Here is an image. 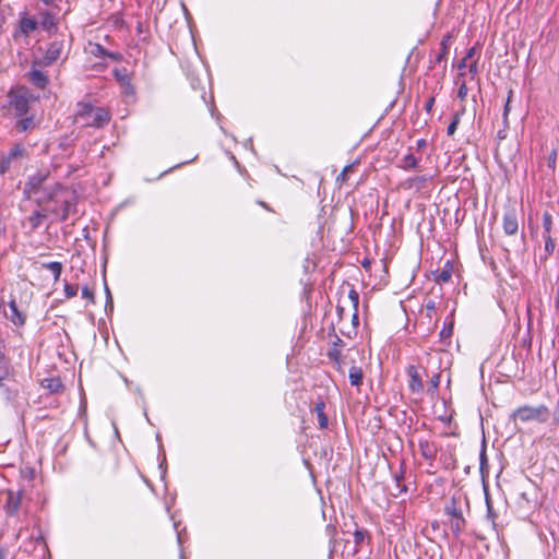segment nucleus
<instances>
[{"label":"nucleus","mask_w":559,"mask_h":559,"mask_svg":"<svg viewBox=\"0 0 559 559\" xmlns=\"http://www.w3.org/2000/svg\"><path fill=\"white\" fill-rule=\"evenodd\" d=\"M60 384L59 383H56L55 385L53 384H50L49 388L51 390H56Z\"/></svg>","instance_id":"obj_53"},{"label":"nucleus","mask_w":559,"mask_h":559,"mask_svg":"<svg viewBox=\"0 0 559 559\" xmlns=\"http://www.w3.org/2000/svg\"><path fill=\"white\" fill-rule=\"evenodd\" d=\"M512 95H513V91L510 90L509 93H508V98H507V103H506L504 111H503V118H504L506 122L508 120V115H509V111H510V103H511Z\"/></svg>","instance_id":"obj_39"},{"label":"nucleus","mask_w":559,"mask_h":559,"mask_svg":"<svg viewBox=\"0 0 559 559\" xmlns=\"http://www.w3.org/2000/svg\"><path fill=\"white\" fill-rule=\"evenodd\" d=\"M64 40H52L43 59L35 61L34 64H38L39 67H47L56 62L59 58H61L64 50Z\"/></svg>","instance_id":"obj_4"},{"label":"nucleus","mask_w":559,"mask_h":559,"mask_svg":"<svg viewBox=\"0 0 559 559\" xmlns=\"http://www.w3.org/2000/svg\"><path fill=\"white\" fill-rule=\"evenodd\" d=\"M467 92H468V88L466 86V83L462 82L459 87V91H457V96L463 100L467 96Z\"/></svg>","instance_id":"obj_42"},{"label":"nucleus","mask_w":559,"mask_h":559,"mask_svg":"<svg viewBox=\"0 0 559 559\" xmlns=\"http://www.w3.org/2000/svg\"><path fill=\"white\" fill-rule=\"evenodd\" d=\"M554 421L559 426V402L557 403L555 408Z\"/></svg>","instance_id":"obj_47"},{"label":"nucleus","mask_w":559,"mask_h":559,"mask_svg":"<svg viewBox=\"0 0 559 559\" xmlns=\"http://www.w3.org/2000/svg\"><path fill=\"white\" fill-rule=\"evenodd\" d=\"M79 287L78 285H72L69 283L64 284V295L67 298H72L78 295Z\"/></svg>","instance_id":"obj_31"},{"label":"nucleus","mask_w":559,"mask_h":559,"mask_svg":"<svg viewBox=\"0 0 559 559\" xmlns=\"http://www.w3.org/2000/svg\"><path fill=\"white\" fill-rule=\"evenodd\" d=\"M433 103H435V98H432V97H431V98L427 102V104H426V108H427V110H430V109H431V107H432Z\"/></svg>","instance_id":"obj_50"},{"label":"nucleus","mask_w":559,"mask_h":559,"mask_svg":"<svg viewBox=\"0 0 559 559\" xmlns=\"http://www.w3.org/2000/svg\"><path fill=\"white\" fill-rule=\"evenodd\" d=\"M545 238V251L550 255L555 250V243L550 235L543 236Z\"/></svg>","instance_id":"obj_33"},{"label":"nucleus","mask_w":559,"mask_h":559,"mask_svg":"<svg viewBox=\"0 0 559 559\" xmlns=\"http://www.w3.org/2000/svg\"><path fill=\"white\" fill-rule=\"evenodd\" d=\"M8 551L4 548H0V559H7Z\"/></svg>","instance_id":"obj_49"},{"label":"nucleus","mask_w":559,"mask_h":559,"mask_svg":"<svg viewBox=\"0 0 559 559\" xmlns=\"http://www.w3.org/2000/svg\"><path fill=\"white\" fill-rule=\"evenodd\" d=\"M11 162L5 156V153L0 152V176L4 175L10 169Z\"/></svg>","instance_id":"obj_29"},{"label":"nucleus","mask_w":559,"mask_h":559,"mask_svg":"<svg viewBox=\"0 0 559 559\" xmlns=\"http://www.w3.org/2000/svg\"><path fill=\"white\" fill-rule=\"evenodd\" d=\"M402 167L404 169H411V168H415L418 164V160L417 158L414 156V154H407L405 155L402 160Z\"/></svg>","instance_id":"obj_26"},{"label":"nucleus","mask_w":559,"mask_h":559,"mask_svg":"<svg viewBox=\"0 0 559 559\" xmlns=\"http://www.w3.org/2000/svg\"><path fill=\"white\" fill-rule=\"evenodd\" d=\"M450 278H451V272L448 270H443L439 273V275L437 277V282L438 283H447L450 281Z\"/></svg>","instance_id":"obj_38"},{"label":"nucleus","mask_w":559,"mask_h":559,"mask_svg":"<svg viewBox=\"0 0 559 559\" xmlns=\"http://www.w3.org/2000/svg\"><path fill=\"white\" fill-rule=\"evenodd\" d=\"M551 226H552V216L550 213L545 212L543 214V228H544L543 236L550 235Z\"/></svg>","instance_id":"obj_27"},{"label":"nucleus","mask_w":559,"mask_h":559,"mask_svg":"<svg viewBox=\"0 0 559 559\" xmlns=\"http://www.w3.org/2000/svg\"><path fill=\"white\" fill-rule=\"evenodd\" d=\"M37 27V22L32 17H23L20 21L19 33L28 36L29 33L34 32Z\"/></svg>","instance_id":"obj_14"},{"label":"nucleus","mask_w":559,"mask_h":559,"mask_svg":"<svg viewBox=\"0 0 559 559\" xmlns=\"http://www.w3.org/2000/svg\"><path fill=\"white\" fill-rule=\"evenodd\" d=\"M460 123V114L456 112L454 116H453V120L451 121V123L449 124L448 129H447V134L449 136H452L455 131H456V128Z\"/></svg>","instance_id":"obj_30"},{"label":"nucleus","mask_w":559,"mask_h":559,"mask_svg":"<svg viewBox=\"0 0 559 559\" xmlns=\"http://www.w3.org/2000/svg\"><path fill=\"white\" fill-rule=\"evenodd\" d=\"M420 452L424 457L426 459H432L435 456V449L431 447V444L428 441H420L419 442Z\"/></svg>","instance_id":"obj_25"},{"label":"nucleus","mask_w":559,"mask_h":559,"mask_svg":"<svg viewBox=\"0 0 559 559\" xmlns=\"http://www.w3.org/2000/svg\"><path fill=\"white\" fill-rule=\"evenodd\" d=\"M15 128L19 132H25L35 128L33 117H25L16 121Z\"/></svg>","instance_id":"obj_18"},{"label":"nucleus","mask_w":559,"mask_h":559,"mask_svg":"<svg viewBox=\"0 0 559 559\" xmlns=\"http://www.w3.org/2000/svg\"><path fill=\"white\" fill-rule=\"evenodd\" d=\"M10 106L14 109L15 116L23 117L28 111V97L25 93H10Z\"/></svg>","instance_id":"obj_6"},{"label":"nucleus","mask_w":559,"mask_h":559,"mask_svg":"<svg viewBox=\"0 0 559 559\" xmlns=\"http://www.w3.org/2000/svg\"><path fill=\"white\" fill-rule=\"evenodd\" d=\"M25 155H26V150L20 143L15 144L10 150V152L8 154L5 153V156L9 158L10 162H12L13 159H17V158L24 157Z\"/></svg>","instance_id":"obj_19"},{"label":"nucleus","mask_w":559,"mask_h":559,"mask_svg":"<svg viewBox=\"0 0 559 559\" xmlns=\"http://www.w3.org/2000/svg\"><path fill=\"white\" fill-rule=\"evenodd\" d=\"M409 377V389L412 392H420L424 389L421 377L415 366H409L406 370Z\"/></svg>","instance_id":"obj_10"},{"label":"nucleus","mask_w":559,"mask_h":559,"mask_svg":"<svg viewBox=\"0 0 559 559\" xmlns=\"http://www.w3.org/2000/svg\"><path fill=\"white\" fill-rule=\"evenodd\" d=\"M50 212L52 214H58V209L56 206H46L43 211H35L27 217V223L31 226L32 230L37 229L47 217V213Z\"/></svg>","instance_id":"obj_8"},{"label":"nucleus","mask_w":559,"mask_h":559,"mask_svg":"<svg viewBox=\"0 0 559 559\" xmlns=\"http://www.w3.org/2000/svg\"><path fill=\"white\" fill-rule=\"evenodd\" d=\"M414 181H419V182H425L426 181V178L425 177H416L413 179Z\"/></svg>","instance_id":"obj_52"},{"label":"nucleus","mask_w":559,"mask_h":559,"mask_svg":"<svg viewBox=\"0 0 559 559\" xmlns=\"http://www.w3.org/2000/svg\"><path fill=\"white\" fill-rule=\"evenodd\" d=\"M429 383H430V388L428 389V391L431 392V393H435L438 390L439 384H440V374L439 373H435L431 377Z\"/></svg>","instance_id":"obj_32"},{"label":"nucleus","mask_w":559,"mask_h":559,"mask_svg":"<svg viewBox=\"0 0 559 559\" xmlns=\"http://www.w3.org/2000/svg\"><path fill=\"white\" fill-rule=\"evenodd\" d=\"M46 180L47 175L41 173H37L29 177L24 188V192L27 194V198L36 197L37 194L41 193V190L46 186Z\"/></svg>","instance_id":"obj_5"},{"label":"nucleus","mask_w":559,"mask_h":559,"mask_svg":"<svg viewBox=\"0 0 559 559\" xmlns=\"http://www.w3.org/2000/svg\"><path fill=\"white\" fill-rule=\"evenodd\" d=\"M348 298H349L353 309H354L353 320L358 321L357 311H358V304H359V295L354 288H352L348 293Z\"/></svg>","instance_id":"obj_21"},{"label":"nucleus","mask_w":559,"mask_h":559,"mask_svg":"<svg viewBox=\"0 0 559 559\" xmlns=\"http://www.w3.org/2000/svg\"><path fill=\"white\" fill-rule=\"evenodd\" d=\"M258 203H259L262 207H264L265 210L271 211V209L269 207V205H267L266 203H264V202H262V201H259Z\"/></svg>","instance_id":"obj_51"},{"label":"nucleus","mask_w":559,"mask_h":559,"mask_svg":"<svg viewBox=\"0 0 559 559\" xmlns=\"http://www.w3.org/2000/svg\"><path fill=\"white\" fill-rule=\"evenodd\" d=\"M450 35H447L442 38L441 40V48H440V52L437 55L436 57V62H441L449 53V39H450Z\"/></svg>","instance_id":"obj_22"},{"label":"nucleus","mask_w":559,"mask_h":559,"mask_svg":"<svg viewBox=\"0 0 559 559\" xmlns=\"http://www.w3.org/2000/svg\"><path fill=\"white\" fill-rule=\"evenodd\" d=\"M402 479H403L402 475H395L396 491L393 492L394 496H397V495L406 491V487L401 485Z\"/></svg>","instance_id":"obj_37"},{"label":"nucleus","mask_w":559,"mask_h":559,"mask_svg":"<svg viewBox=\"0 0 559 559\" xmlns=\"http://www.w3.org/2000/svg\"><path fill=\"white\" fill-rule=\"evenodd\" d=\"M478 52V49L476 47H472L467 50L465 57L460 61L457 64V68L460 70L466 68L472 60H474L475 55Z\"/></svg>","instance_id":"obj_23"},{"label":"nucleus","mask_w":559,"mask_h":559,"mask_svg":"<svg viewBox=\"0 0 559 559\" xmlns=\"http://www.w3.org/2000/svg\"><path fill=\"white\" fill-rule=\"evenodd\" d=\"M366 535H367L366 531H362V530L355 531L354 542H355L356 546H359L365 540Z\"/></svg>","instance_id":"obj_36"},{"label":"nucleus","mask_w":559,"mask_h":559,"mask_svg":"<svg viewBox=\"0 0 559 559\" xmlns=\"http://www.w3.org/2000/svg\"><path fill=\"white\" fill-rule=\"evenodd\" d=\"M52 24H53V22H52V17H51L49 14H47V15L45 16L44 21H43V25H44L45 27H49V26H51Z\"/></svg>","instance_id":"obj_46"},{"label":"nucleus","mask_w":559,"mask_h":559,"mask_svg":"<svg viewBox=\"0 0 559 559\" xmlns=\"http://www.w3.org/2000/svg\"><path fill=\"white\" fill-rule=\"evenodd\" d=\"M91 53L96 57H109L112 60H120L121 55L116 52H108L102 45L93 44L91 45Z\"/></svg>","instance_id":"obj_15"},{"label":"nucleus","mask_w":559,"mask_h":559,"mask_svg":"<svg viewBox=\"0 0 559 559\" xmlns=\"http://www.w3.org/2000/svg\"><path fill=\"white\" fill-rule=\"evenodd\" d=\"M8 374H9L8 364L4 359H0V385L2 384V381L8 377Z\"/></svg>","instance_id":"obj_34"},{"label":"nucleus","mask_w":559,"mask_h":559,"mask_svg":"<svg viewBox=\"0 0 559 559\" xmlns=\"http://www.w3.org/2000/svg\"><path fill=\"white\" fill-rule=\"evenodd\" d=\"M36 64H33V69L29 72L31 82L37 87L44 88L48 84V78L38 69H35Z\"/></svg>","instance_id":"obj_13"},{"label":"nucleus","mask_w":559,"mask_h":559,"mask_svg":"<svg viewBox=\"0 0 559 559\" xmlns=\"http://www.w3.org/2000/svg\"><path fill=\"white\" fill-rule=\"evenodd\" d=\"M75 121L85 127L102 128L110 121V114L103 107H94L90 103L80 102L78 104Z\"/></svg>","instance_id":"obj_1"},{"label":"nucleus","mask_w":559,"mask_h":559,"mask_svg":"<svg viewBox=\"0 0 559 559\" xmlns=\"http://www.w3.org/2000/svg\"><path fill=\"white\" fill-rule=\"evenodd\" d=\"M82 296L83 298L88 299L91 302H95L94 293L87 286L82 288Z\"/></svg>","instance_id":"obj_40"},{"label":"nucleus","mask_w":559,"mask_h":559,"mask_svg":"<svg viewBox=\"0 0 559 559\" xmlns=\"http://www.w3.org/2000/svg\"><path fill=\"white\" fill-rule=\"evenodd\" d=\"M62 194H67V189L59 183L45 186L41 193L36 195V202L38 205L49 204L52 202V206L58 209V201Z\"/></svg>","instance_id":"obj_3"},{"label":"nucleus","mask_w":559,"mask_h":559,"mask_svg":"<svg viewBox=\"0 0 559 559\" xmlns=\"http://www.w3.org/2000/svg\"><path fill=\"white\" fill-rule=\"evenodd\" d=\"M549 409L546 405L538 406L523 405L518 407L511 415L514 423L536 421L544 424L549 419Z\"/></svg>","instance_id":"obj_2"},{"label":"nucleus","mask_w":559,"mask_h":559,"mask_svg":"<svg viewBox=\"0 0 559 559\" xmlns=\"http://www.w3.org/2000/svg\"><path fill=\"white\" fill-rule=\"evenodd\" d=\"M519 228L516 216L513 212H508L503 217V230L508 235L516 234Z\"/></svg>","instance_id":"obj_12"},{"label":"nucleus","mask_w":559,"mask_h":559,"mask_svg":"<svg viewBox=\"0 0 559 559\" xmlns=\"http://www.w3.org/2000/svg\"><path fill=\"white\" fill-rule=\"evenodd\" d=\"M10 312H4L5 317L16 326H22L25 324L26 317L22 313L16 306L14 299L9 302Z\"/></svg>","instance_id":"obj_9"},{"label":"nucleus","mask_w":559,"mask_h":559,"mask_svg":"<svg viewBox=\"0 0 559 559\" xmlns=\"http://www.w3.org/2000/svg\"><path fill=\"white\" fill-rule=\"evenodd\" d=\"M44 267L52 272L55 281H58L60 278L62 272V264L60 262L53 261L45 263Z\"/></svg>","instance_id":"obj_24"},{"label":"nucleus","mask_w":559,"mask_h":559,"mask_svg":"<svg viewBox=\"0 0 559 559\" xmlns=\"http://www.w3.org/2000/svg\"><path fill=\"white\" fill-rule=\"evenodd\" d=\"M69 195H70V193L67 190V194H62V197H60V199L58 201V204L61 205V209L60 210L58 209L57 215H59L61 221H66L69 217V214L73 207V203L70 200Z\"/></svg>","instance_id":"obj_11"},{"label":"nucleus","mask_w":559,"mask_h":559,"mask_svg":"<svg viewBox=\"0 0 559 559\" xmlns=\"http://www.w3.org/2000/svg\"><path fill=\"white\" fill-rule=\"evenodd\" d=\"M22 498H23V491H21V490H19V491L8 490L7 491V501L3 506V509L9 516L16 515V513L20 510L21 503H22Z\"/></svg>","instance_id":"obj_7"},{"label":"nucleus","mask_w":559,"mask_h":559,"mask_svg":"<svg viewBox=\"0 0 559 559\" xmlns=\"http://www.w3.org/2000/svg\"><path fill=\"white\" fill-rule=\"evenodd\" d=\"M362 379H364V373H362L361 368H359L357 366H353L349 369V381H350V384L354 385V386H359L362 383Z\"/></svg>","instance_id":"obj_16"},{"label":"nucleus","mask_w":559,"mask_h":559,"mask_svg":"<svg viewBox=\"0 0 559 559\" xmlns=\"http://www.w3.org/2000/svg\"><path fill=\"white\" fill-rule=\"evenodd\" d=\"M445 513L451 516V519H456L457 516H463L462 511L456 508L454 504L445 508Z\"/></svg>","instance_id":"obj_35"},{"label":"nucleus","mask_w":559,"mask_h":559,"mask_svg":"<svg viewBox=\"0 0 559 559\" xmlns=\"http://www.w3.org/2000/svg\"><path fill=\"white\" fill-rule=\"evenodd\" d=\"M124 86V93L128 94V95H133L134 94V90H133V86L130 84V81H127L126 84H123Z\"/></svg>","instance_id":"obj_45"},{"label":"nucleus","mask_w":559,"mask_h":559,"mask_svg":"<svg viewBox=\"0 0 559 559\" xmlns=\"http://www.w3.org/2000/svg\"><path fill=\"white\" fill-rule=\"evenodd\" d=\"M467 67H468L469 73L473 76L476 75L478 73V58L472 60Z\"/></svg>","instance_id":"obj_41"},{"label":"nucleus","mask_w":559,"mask_h":559,"mask_svg":"<svg viewBox=\"0 0 559 559\" xmlns=\"http://www.w3.org/2000/svg\"><path fill=\"white\" fill-rule=\"evenodd\" d=\"M354 168H355L354 164L345 166L344 169L342 170V173L337 176L336 181L340 185L345 183L348 179V175L354 170Z\"/></svg>","instance_id":"obj_28"},{"label":"nucleus","mask_w":559,"mask_h":559,"mask_svg":"<svg viewBox=\"0 0 559 559\" xmlns=\"http://www.w3.org/2000/svg\"><path fill=\"white\" fill-rule=\"evenodd\" d=\"M465 527V520L463 516L450 519V528L454 535H459Z\"/></svg>","instance_id":"obj_20"},{"label":"nucleus","mask_w":559,"mask_h":559,"mask_svg":"<svg viewBox=\"0 0 559 559\" xmlns=\"http://www.w3.org/2000/svg\"><path fill=\"white\" fill-rule=\"evenodd\" d=\"M556 159H557V152L554 150V151H551V153L548 156V166L551 168H555Z\"/></svg>","instance_id":"obj_43"},{"label":"nucleus","mask_w":559,"mask_h":559,"mask_svg":"<svg viewBox=\"0 0 559 559\" xmlns=\"http://www.w3.org/2000/svg\"><path fill=\"white\" fill-rule=\"evenodd\" d=\"M328 356L332 360L338 362L340 357H341V352L338 349H332V350L329 352Z\"/></svg>","instance_id":"obj_44"},{"label":"nucleus","mask_w":559,"mask_h":559,"mask_svg":"<svg viewBox=\"0 0 559 559\" xmlns=\"http://www.w3.org/2000/svg\"><path fill=\"white\" fill-rule=\"evenodd\" d=\"M325 404L323 402H319L314 406V412L318 416L319 427L321 429L326 428L328 426V417L324 414Z\"/></svg>","instance_id":"obj_17"},{"label":"nucleus","mask_w":559,"mask_h":559,"mask_svg":"<svg viewBox=\"0 0 559 559\" xmlns=\"http://www.w3.org/2000/svg\"><path fill=\"white\" fill-rule=\"evenodd\" d=\"M116 75L118 76L119 81H120L122 84H126V83H127V81H130V80L128 79V76H127V75H121V76H120L118 72H116Z\"/></svg>","instance_id":"obj_48"},{"label":"nucleus","mask_w":559,"mask_h":559,"mask_svg":"<svg viewBox=\"0 0 559 559\" xmlns=\"http://www.w3.org/2000/svg\"><path fill=\"white\" fill-rule=\"evenodd\" d=\"M41 1H43L44 3H46V4H49V3H51L53 0H41Z\"/></svg>","instance_id":"obj_54"}]
</instances>
